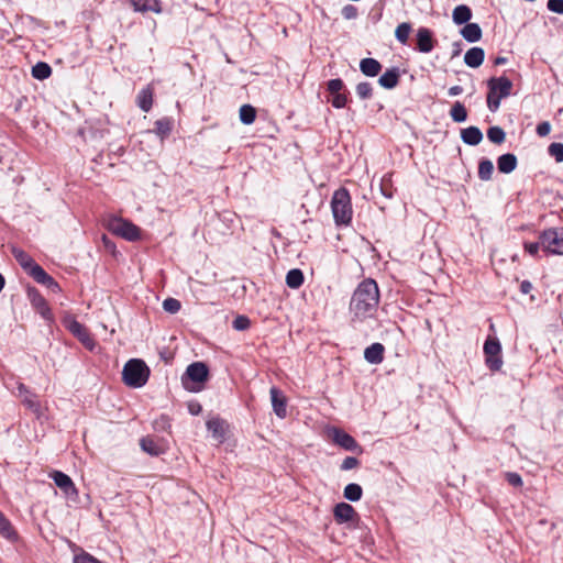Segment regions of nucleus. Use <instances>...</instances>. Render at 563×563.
Segmentation results:
<instances>
[{
  "mask_svg": "<svg viewBox=\"0 0 563 563\" xmlns=\"http://www.w3.org/2000/svg\"><path fill=\"white\" fill-rule=\"evenodd\" d=\"M548 153L556 163L563 162V143H551L548 147Z\"/></svg>",
  "mask_w": 563,
  "mask_h": 563,
  "instance_id": "obj_43",
  "label": "nucleus"
},
{
  "mask_svg": "<svg viewBox=\"0 0 563 563\" xmlns=\"http://www.w3.org/2000/svg\"><path fill=\"white\" fill-rule=\"evenodd\" d=\"M487 87L490 90V87H494V93L498 95V98H507L511 93L512 81L506 77H492L487 81Z\"/></svg>",
  "mask_w": 563,
  "mask_h": 563,
  "instance_id": "obj_17",
  "label": "nucleus"
},
{
  "mask_svg": "<svg viewBox=\"0 0 563 563\" xmlns=\"http://www.w3.org/2000/svg\"><path fill=\"white\" fill-rule=\"evenodd\" d=\"M0 534L11 542H15L19 538L18 532L11 525L10 520L0 511Z\"/></svg>",
  "mask_w": 563,
  "mask_h": 563,
  "instance_id": "obj_28",
  "label": "nucleus"
},
{
  "mask_svg": "<svg viewBox=\"0 0 563 563\" xmlns=\"http://www.w3.org/2000/svg\"><path fill=\"white\" fill-rule=\"evenodd\" d=\"M355 90H356L357 96L362 100H367L373 97V87H372L371 82H367V81L358 82L355 87Z\"/></svg>",
  "mask_w": 563,
  "mask_h": 563,
  "instance_id": "obj_42",
  "label": "nucleus"
},
{
  "mask_svg": "<svg viewBox=\"0 0 563 563\" xmlns=\"http://www.w3.org/2000/svg\"><path fill=\"white\" fill-rule=\"evenodd\" d=\"M412 31V26L408 22L400 23L395 31V36L398 42L401 44H406L408 42L410 32Z\"/></svg>",
  "mask_w": 563,
  "mask_h": 563,
  "instance_id": "obj_40",
  "label": "nucleus"
},
{
  "mask_svg": "<svg viewBox=\"0 0 563 563\" xmlns=\"http://www.w3.org/2000/svg\"><path fill=\"white\" fill-rule=\"evenodd\" d=\"M487 137L494 144H501L505 142L506 133L500 126H490L487 130Z\"/></svg>",
  "mask_w": 563,
  "mask_h": 563,
  "instance_id": "obj_41",
  "label": "nucleus"
},
{
  "mask_svg": "<svg viewBox=\"0 0 563 563\" xmlns=\"http://www.w3.org/2000/svg\"><path fill=\"white\" fill-rule=\"evenodd\" d=\"M485 364L492 372L500 371L503 366L501 344L497 338L488 336L484 343Z\"/></svg>",
  "mask_w": 563,
  "mask_h": 563,
  "instance_id": "obj_8",
  "label": "nucleus"
},
{
  "mask_svg": "<svg viewBox=\"0 0 563 563\" xmlns=\"http://www.w3.org/2000/svg\"><path fill=\"white\" fill-rule=\"evenodd\" d=\"M102 242L108 251L111 253L115 252V244L106 234L102 235Z\"/></svg>",
  "mask_w": 563,
  "mask_h": 563,
  "instance_id": "obj_54",
  "label": "nucleus"
},
{
  "mask_svg": "<svg viewBox=\"0 0 563 563\" xmlns=\"http://www.w3.org/2000/svg\"><path fill=\"white\" fill-rule=\"evenodd\" d=\"M163 308L169 313H177L181 308V303L175 298H167L163 301Z\"/></svg>",
  "mask_w": 563,
  "mask_h": 563,
  "instance_id": "obj_46",
  "label": "nucleus"
},
{
  "mask_svg": "<svg viewBox=\"0 0 563 563\" xmlns=\"http://www.w3.org/2000/svg\"><path fill=\"white\" fill-rule=\"evenodd\" d=\"M45 286L54 292L60 291V287H59L58 283L53 277H52V284L49 283V284H46Z\"/></svg>",
  "mask_w": 563,
  "mask_h": 563,
  "instance_id": "obj_60",
  "label": "nucleus"
},
{
  "mask_svg": "<svg viewBox=\"0 0 563 563\" xmlns=\"http://www.w3.org/2000/svg\"><path fill=\"white\" fill-rule=\"evenodd\" d=\"M303 280V273L299 268H292L286 275V285L292 289L299 288Z\"/></svg>",
  "mask_w": 563,
  "mask_h": 563,
  "instance_id": "obj_33",
  "label": "nucleus"
},
{
  "mask_svg": "<svg viewBox=\"0 0 563 563\" xmlns=\"http://www.w3.org/2000/svg\"><path fill=\"white\" fill-rule=\"evenodd\" d=\"M485 58V52L482 47H472L464 55V63L471 68L479 67Z\"/></svg>",
  "mask_w": 563,
  "mask_h": 563,
  "instance_id": "obj_23",
  "label": "nucleus"
},
{
  "mask_svg": "<svg viewBox=\"0 0 563 563\" xmlns=\"http://www.w3.org/2000/svg\"><path fill=\"white\" fill-rule=\"evenodd\" d=\"M141 449L152 456H159L167 451V444L161 439L153 437H143L140 440Z\"/></svg>",
  "mask_w": 563,
  "mask_h": 563,
  "instance_id": "obj_15",
  "label": "nucleus"
},
{
  "mask_svg": "<svg viewBox=\"0 0 563 563\" xmlns=\"http://www.w3.org/2000/svg\"><path fill=\"white\" fill-rule=\"evenodd\" d=\"M16 262L21 265V267L27 272L34 263H36L27 253L22 250L13 249L12 251Z\"/></svg>",
  "mask_w": 563,
  "mask_h": 563,
  "instance_id": "obj_38",
  "label": "nucleus"
},
{
  "mask_svg": "<svg viewBox=\"0 0 563 563\" xmlns=\"http://www.w3.org/2000/svg\"><path fill=\"white\" fill-rule=\"evenodd\" d=\"M26 295L32 308L47 322H54V314L48 306L47 300L35 287H27Z\"/></svg>",
  "mask_w": 563,
  "mask_h": 563,
  "instance_id": "obj_10",
  "label": "nucleus"
},
{
  "mask_svg": "<svg viewBox=\"0 0 563 563\" xmlns=\"http://www.w3.org/2000/svg\"><path fill=\"white\" fill-rule=\"evenodd\" d=\"M256 119V110L251 104H243L240 108V120L243 124H252Z\"/></svg>",
  "mask_w": 563,
  "mask_h": 563,
  "instance_id": "obj_39",
  "label": "nucleus"
},
{
  "mask_svg": "<svg viewBox=\"0 0 563 563\" xmlns=\"http://www.w3.org/2000/svg\"><path fill=\"white\" fill-rule=\"evenodd\" d=\"M494 173L493 162L488 158H482L478 163V178L484 181L492 179Z\"/></svg>",
  "mask_w": 563,
  "mask_h": 563,
  "instance_id": "obj_34",
  "label": "nucleus"
},
{
  "mask_svg": "<svg viewBox=\"0 0 563 563\" xmlns=\"http://www.w3.org/2000/svg\"><path fill=\"white\" fill-rule=\"evenodd\" d=\"M379 288L373 278L363 279L355 288L351 301L352 320L361 321L373 318L379 305Z\"/></svg>",
  "mask_w": 563,
  "mask_h": 563,
  "instance_id": "obj_1",
  "label": "nucleus"
},
{
  "mask_svg": "<svg viewBox=\"0 0 563 563\" xmlns=\"http://www.w3.org/2000/svg\"><path fill=\"white\" fill-rule=\"evenodd\" d=\"M31 74L35 79L44 80L52 75V67L45 62H38L32 67Z\"/></svg>",
  "mask_w": 563,
  "mask_h": 563,
  "instance_id": "obj_35",
  "label": "nucleus"
},
{
  "mask_svg": "<svg viewBox=\"0 0 563 563\" xmlns=\"http://www.w3.org/2000/svg\"><path fill=\"white\" fill-rule=\"evenodd\" d=\"M331 439L336 445L341 446L345 451L354 452L357 454L363 453V448L358 444V442L342 429L333 428L331 430Z\"/></svg>",
  "mask_w": 563,
  "mask_h": 563,
  "instance_id": "obj_11",
  "label": "nucleus"
},
{
  "mask_svg": "<svg viewBox=\"0 0 563 563\" xmlns=\"http://www.w3.org/2000/svg\"><path fill=\"white\" fill-rule=\"evenodd\" d=\"M341 14L345 20H354L358 15V10L353 4H346L342 8Z\"/></svg>",
  "mask_w": 563,
  "mask_h": 563,
  "instance_id": "obj_47",
  "label": "nucleus"
},
{
  "mask_svg": "<svg viewBox=\"0 0 563 563\" xmlns=\"http://www.w3.org/2000/svg\"><path fill=\"white\" fill-rule=\"evenodd\" d=\"M505 478H506L507 483L514 487H522V485H523L520 474H518L516 472H507L505 474Z\"/></svg>",
  "mask_w": 563,
  "mask_h": 563,
  "instance_id": "obj_48",
  "label": "nucleus"
},
{
  "mask_svg": "<svg viewBox=\"0 0 563 563\" xmlns=\"http://www.w3.org/2000/svg\"><path fill=\"white\" fill-rule=\"evenodd\" d=\"M508 62V58L507 57H504V56H497L495 59H494V65L498 66V65H504Z\"/></svg>",
  "mask_w": 563,
  "mask_h": 563,
  "instance_id": "obj_62",
  "label": "nucleus"
},
{
  "mask_svg": "<svg viewBox=\"0 0 563 563\" xmlns=\"http://www.w3.org/2000/svg\"><path fill=\"white\" fill-rule=\"evenodd\" d=\"M551 124L549 121H542L537 125L536 132L540 137H544L550 134Z\"/></svg>",
  "mask_w": 563,
  "mask_h": 563,
  "instance_id": "obj_53",
  "label": "nucleus"
},
{
  "mask_svg": "<svg viewBox=\"0 0 563 563\" xmlns=\"http://www.w3.org/2000/svg\"><path fill=\"white\" fill-rule=\"evenodd\" d=\"M453 22L457 25L466 24L472 19V10L466 4H460L454 8L452 13Z\"/></svg>",
  "mask_w": 563,
  "mask_h": 563,
  "instance_id": "obj_30",
  "label": "nucleus"
},
{
  "mask_svg": "<svg viewBox=\"0 0 563 563\" xmlns=\"http://www.w3.org/2000/svg\"><path fill=\"white\" fill-rule=\"evenodd\" d=\"M207 429L211 432L212 437L220 443L225 440V422L220 418H212L207 421Z\"/></svg>",
  "mask_w": 563,
  "mask_h": 563,
  "instance_id": "obj_20",
  "label": "nucleus"
},
{
  "mask_svg": "<svg viewBox=\"0 0 563 563\" xmlns=\"http://www.w3.org/2000/svg\"><path fill=\"white\" fill-rule=\"evenodd\" d=\"M358 465H360V461L356 457H354V456H346L343 460L340 468H341V471H350V470H353V468L357 467Z\"/></svg>",
  "mask_w": 563,
  "mask_h": 563,
  "instance_id": "obj_51",
  "label": "nucleus"
},
{
  "mask_svg": "<svg viewBox=\"0 0 563 563\" xmlns=\"http://www.w3.org/2000/svg\"><path fill=\"white\" fill-rule=\"evenodd\" d=\"M173 124H174V121L173 119L170 118H162V119H158L155 121L154 125V132L156 133V135H158L161 137V140H164L166 139L172 130H173Z\"/></svg>",
  "mask_w": 563,
  "mask_h": 563,
  "instance_id": "obj_31",
  "label": "nucleus"
},
{
  "mask_svg": "<svg viewBox=\"0 0 563 563\" xmlns=\"http://www.w3.org/2000/svg\"><path fill=\"white\" fill-rule=\"evenodd\" d=\"M49 476L67 498L71 500L78 498V489L67 474L60 471H54Z\"/></svg>",
  "mask_w": 563,
  "mask_h": 563,
  "instance_id": "obj_13",
  "label": "nucleus"
},
{
  "mask_svg": "<svg viewBox=\"0 0 563 563\" xmlns=\"http://www.w3.org/2000/svg\"><path fill=\"white\" fill-rule=\"evenodd\" d=\"M463 38L470 43L478 42L482 38L483 32L477 23H466L461 30Z\"/></svg>",
  "mask_w": 563,
  "mask_h": 563,
  "instance_id": "obj_27",
  "label": "nucleus"
},
{
  "mask_svg": "<svg viewBox=\"0 0 563 563\" xmlns=\"http://www.w3.org/2000/svg\"><path fill=\"white\" fill-rule=\"evenodd\" d=\"M380 189H382V194L386 197V198H391L393 197V191L390 188L386 187L384 184H382L380 186Z\"/></svg>",
  "mask_w": 563,
  "mask_h": 563,
  "instance_id": "obj_61",
  "label": "nucleus"
},
{
  "mask_svg": "<svg viewBox=\"0 0 563 563\" xmlns=\"http://www.w3.org/2000/svg\"><path fill=\"white\" fill-rule=\"evenodd\" d=\"M463 92V88L461 86H452L450 89H449V96L451 97H454V96H459Z\"/></svg>",
  "mask_w": 563,
  "mask_h": 563,
  "instance_id": "obj_57",
  "label": "nucleus"
},
{
  "mask_svg": "<svg viewBox=\"0 0 563 563\" xmlns=\"http://www.w3.org/2000/svg\"><path fill=\"white\" fill-rule=\"evenodd\" d=\"M64 327L77 338L82 345L92 351L96 346V342L89 333V330L80 323L74 316L67 314L63 319Z\"/></svg>",
  "mask_w": 563,
  "mask_h": 563,
  "instance_id": "obj_7",
  "label": "nucleus"
},
{
  "mask_svg": "<svg viewBox=\"0 0 563 563\" xmlns=\"http://www.w3.org/2000/svg\"><path fill=\"white\" fill-rule=\"evenodd\" d=\"M523 247H525V251L533 256V257H538L539 256V250L540 247L542 249V245L540 243V240L538 242H525L523 244Z\"/></svg>",
  "mask_w": 563,
  "mask_h": 563,
  "instance_id": "obj_50",
  "label": "nucleus"
},
{
  "mask_svg": "<svg viewBox=\"0 0 563 563\" xmlns=\"http://www.w3.org/2000/svg\"><path fill=\"white\" fill-rule=\"evenodd\" d=\"M271 401L273 410L278 418H286L287 416V398L284 393L276 386H272L269 389Z\"/></svg>",
  "mask_w": 563,
  "mask_h": 563,
  "instance_id": "obj_16",
  "label": "nucleus"
},
{
  "mask_svg": "<svg viewBox=\"0 0 563 563\" xmlns=\"http://www.w3.org/2000/svg\"><path fill=\"white\" fill-rule=\"evenodd\" d=\"M533 286L529 280H522L520 283V291L523 295H528L532 290Z\"/></svg>",
  "mask_w": 563,
  "mask_h": 563,
  "instance_id": "obj_55",
  "label": "nucleus"
},
{
  "mask_svg": "<svg viewBox=\"0 0 563 563\" xmlns=\"http://www.w3.org/2000/svg\"><path fill=\"white\" fill-rule=\"evenodd\" d=\"M73 563H101L88 552L82 551L80 554L74 556Z\"/></svg>",
  "mask_w": 563,
  "mask_h": 563,
  "instance_id": "obj_49",
  "label": "nucleus"
},
{
  "mask_svg": "<svg viewBox=\"0 0 563 563\" xmlns=\"http://www.w3.org/2000/svg\"><path fill=\"white\" fill-rule=\"evenodd\" d=\"M131 5L135 11L147 12L152 11L155 13L161 12L159 1L158 0H130Z\"/></svg>",
  "mask_w": 563,
  "mask_h": 563,
  "instance_id": "obj_29",
  "label": "nucleus"
},
{
  "mask_svg": "<svg viewBox=\"0 0 563 563\" xmlns=\"http://www.w3.org/2000/svg\"><path fill=\"white\" fill-rule=\"evenodd\" d=\"M251 327V320L246 316H238L232 321V328L236 331H245Z\"/></svg>",
  "mask_w": 563,
  "mask_h": 563,
  "instance_id": "obj_45",
  "label": "nucleus"
},
{
  "mask_svg": "<svg viewBox=\"0 0 563 563\" xmlns=\"http://www.w3.org/2000/svg\"><path fill=\"white\" fill-rule=\"evenodd\" d=\"M16 389V395L21 399L22 404L31 410L36 418H40L42 416V406L37 395L31 391L23 383H18Z\"/></svg>",
  "mask_w": 563,
  "mask_h": 563,
  "instance_id": "obj_12",
  "label": "nucleus"
},
{
  "mask_svg": "<svg viewBox=\"0 0 563 563\" xmlns=\"http://www.w3.org/2000/svg\"><path fill=\"white\" fill-rule=\"evenodd\" d=\"M382 64L372 57H366L361 59L360 62V70L363 75L367 77H375L377 76L382 70Z\"/></svg>",
  "mask_w": 563,
  "mask_h": 563,
  "instance_id": "obj_24",
  "label": "nucleus"
},
{
  "mask_svg": "<svg viewBox=\"0 0 563 563\" xmlns=\"http://www.w3.org/2000/svg\"><path fill=\"white\" fill-rule=\"evenodd\" d=\"M331 211L338 227H347L352 222L353 208L350 191L345 187L336 189L331 199Z\"/></svg>",
  "mask_w": 563,
  "mask_h": 563,
  "instance_id": "obj_2",
  "label": "nucleus"
},
{
  "mask_svg": "<svg viewBox=\"0 0 563 563\" xmlns=\"http://www.w3.org/2000/svg\"><path fill=\"white\" fill-rule=\"evenodd\" d=\"M518 165L517 156L512 153H506L497 158V168L503 174L512 173Z\"/></svg>",
  "mask_w": 563,
  "mask_h": 563,
  "instance_id": "obj_22",
  "label": "nucleus"
},
{
  "mask_svg": "<svg viewBox=\"0 0 563 563\" xmlns=\"http://www.w3.org/2000/svg\"><path fill=\"white\" fill-rule=\"evenodd\" d=\"M543 252L563 255V227L550 228L539 234Z\"/></svg>",
  "mask_w": 563,
  "mask_h": 563,
  "instance_id": "obj_5",
  "label": "nucleus"
},
{
  "mask_svg": "<svg viewBox=\"0 0 563 563\" xmlns=\"http://www.w3.org/2000/svg\"><path fill=\"white\" fill-rule=\"evenodd\" d=\"M434 47L433 33L427 27H420L417 32V49L421 53H430Z\"/></svg>",
  "mask_w": 563,
  "mask_h": 563,
  "instance_id": "obj_18",
  "label": "nucleus"
},
{
  "mask_svg": "<svg viewBox=\"0 0 563 563\" xmlns=\"http://www.w3.org/2000/svg\"><path fill=\"white\" fill-rule=\"evenodd\" d=\"M36 283L41 285L52 284V276L48 275L42 266L34 263L32 267L26 272Z\"/></svg>",
  "mask_w": 563,
  "mask_h": 563,
  "instance_id": "obj_32",
  "label": "nucleus"
},
{
  "mask_svg": "<svg viewBox=\"0 0 563 563\" xmlns=\"http://www.w3.org/2000/svg\"><path fill=\"white\" fill-rule=\"evenodd\" d=\"M494 87H490V90L488 89L487 93V107L492 112H496L499 109L500 100L503 98H498V95L494 93Z\"/></svg>",
  "mask_w": 563,
  "mask_h": 563,
  "instance_id": "obj_44",
  "label": "nucleus"
},
{
  "mask_svg": "<svg viewBox=\"0 0 563 563\" xmlns=\"http://www.w3.org/2000/svg\"><path fill=\"white\" fill-rule=\"evenodd\" d=\"M450 115H451L452 120L456 123H462V122L466 121L467 111H466L465 106L460 101H455L450 110Z\"/></svg>",
  "mask_w": 563,
  "mask_h": 563,
  "instance_id": "obj_37",
  "label": "nucleus"
},
{
  "mask_svg": "<svg viewBox=\"0 0 563 563\" xmlns=\"http://www.w3.org/2000/svg\"><path fill=\"white\" fill-rule=\"evenodd\" d=\"M462 141L471 146L478 145L483 140V133L477 126H468L461 131Z\"/></svg>",
  "mask_w": 563,
  "mask_h": 563,
  "instance_id": "obj_26",
  "label": "nucleus"
},
{
  "mask_svg": "<svg viewBox=\"0 0 563 563\" xmlns=\"http://www.w3.org/2000/svg\"><path fill=\"white\" fill-rule=\"evenodd\" d=\"M156 424H162L163 429L166 427L170 428L169 418L163 415L159 420L156 421Z\"/></svg>",
  "mask_w": 563,
  "mask_h": 563,
  "instance_id": "obj_58",
  "label": "nucleus"
},
{
  "mask_svg": "<svg viewBox=\"0 0 563 563\" xmlns=\"http://www.w3.org/2000/svg\"><path fill=\"white\" fill-rule=\"evenodd\" d=\"M45 286L54 292L60 291V287H59L58 283L53 277H52V284L49 283V284H46Z\"/></svg>",
  "mask_w": 563,
  "mask_h": 563,
  "instance_id": "obj_59",
  "label": "nucleus"
},
{
  "mask_svg": "<svg viewBox=\"0 0 563 563\" xmlns=\"http://www.w3.org/2000/svg\"><path fill=\"white\" fill-rule=\"evenodd\" d=\"M108 229L118 236L130 242L141 239V229L129 220L113 217L108 222Z\"/></svg>",
  "mask_w": 563,
  "mask_h": 563,
  "instance_id": "obj_6",
  "label": "nucleus"
},
{
  "mask_svg": "<svg viewBox=\"0 0 563 563\" xmlns=\"http://www.w3.org/2000/svg\"><path fill=\"white\" fill-rule=\"evenodd\" d=\"M400 70L397 67L387 69L378 79V84L385 89H393L399 84Z\"/></svg>",
  "mask_w": 563,
  "mask_h": 563,
  "instance_id": "obj_21",
  "label": "nucleus"
},
{
  "mask_svg": "<svg viewBox=\"0 0 563 563\" xmlns=\"http://www.w3.org/2000/svg\"><path fill=\"white\" fill-rule=\"evenodd\" d=\"M385 346L382 343H373L364 351V358L373 365H378L384 361Z\"/></svg>",
  "mask_w": 563,
  "mask_h": 563,
  "instance_id": "obj_19",
  "label": "nucleus"
},
{
  "mask_svg": "<svg viewBox=\"0 0 563 563\" xmlns=\"http://www.w3.org/2000/svg\"><path fill=\"white\" fill-rule=\"evenodd\" d=\"M334 520L338 523L358 521L360 516L356 510L347 503H339L333 509Z\"/></svg>",
  "mask_w": 563,
  "mask_h": 563,
  "instance_id": "obj_14",
  "label": "nucleus"
},
{
  "mask_svg": "<svg viewBox=\"0 0 563 563\" xmlns=\"http://www.w3.org/2000/svg\"><path fill=\"white\" fill-rule=\"evenodd\" d=\"M327 90L332 96L331 104L333 108L342 109L346 107L350 91L346 89L341 78L330 79L327 82Z\"/></svg>",
  "mask_w": 563,
  "mask_h": 563,
  "instance_id": "obj_9",
  "label": "nucleus"
},
{
  "mask_svg": "<svg viewBox=\"0 0 563 563\" xmlns=\"http://www.w3.org/2000/svg\"><path fill=\"white\" fill-rule=\"evenodd\" d=\"M547 7L551 12L563 14V0H548Z\"/></svg>",
  "mask_w": 563,
  "mask_h": 563,
  "instance_id": "obj_52",
  "label": "nucleus"
},
{
  "mask_svg": "<svg viewBox=\"0 0 563 563\" xmlns=\"http://www.w3.org/2000/svg\"><path fill=\"white\" fill-rule=\"evenodd\" d=\"M150 377V368L143 360L132 358L128 361L122 371L123 383L132 388L143 387Z\"/></svg>",
  "mask_w": 563,
  "mask_h": 563,
  "instance_id": "obj_3",
  "label": "nucleus"
},
{
  "mask_svg": "<svg viewBox=\"0 0 563 563\" xmlns=\"http://www.w3.org/2000/svg\"><path fill=\"white\" fill-rule=\"evenodd\" d=\"M363 489L358 484L350 483L344 487L343 496L350 501H358L362 498Z\"/></svg>",
  "mask_w": 563,
  "mask_h": 563,
  "instance_id": "obj_36",
  "label": "nucleus"
},
{
  "mask_svg": "<svg viewBox=\"0 0 563 563\" xmlns=\"http://www.w3.org/2000/svg\"><path fill=\"white\" fill-rule=\"evenodd\" d=\"M201 405L199 402H190L188 405V410L191 415L197 416L201 412Z\"/></svg>",
  "mask_w": 563,
  "mask_h": 563,
  "instance_id": "obj_56",
  "label": "nucleus"
},
{
  "mask_svg": "<svg viewBox=\"0 0 563 563\" xmlns=\"http://www.w3.org/2000/svg\"><path fill=\"white\" fill-rule=\"evenodd\" d=\"M209 367L203 362H194L186 368L181 376L184 388L191 393H198L203 389L209 379Z\"/></svg>",
  "mask_w": 563,
  "mask_h": 563,
  "instance_id": "obj_4",
  "label": "nucleus"
},
{
  "mask_svg": "<svg viewBox=\"0 0 563 563\" xmlns=\"http://www.w3.org/2000/svg\"><path fill=\"white\" fill-rule=\"evenodd\" d=\"M153 96H154V90H153V88L150 85L146 86L145 88H143L137 93L136 104L139 106V108L142 111L148 112L152 109V107H153Z\"/></svg>",
  "mask_w": 563,
  "mask_h": 563,
  "instance_id": "obj_25",
  "label": "nucleus"
}]
</instances>
